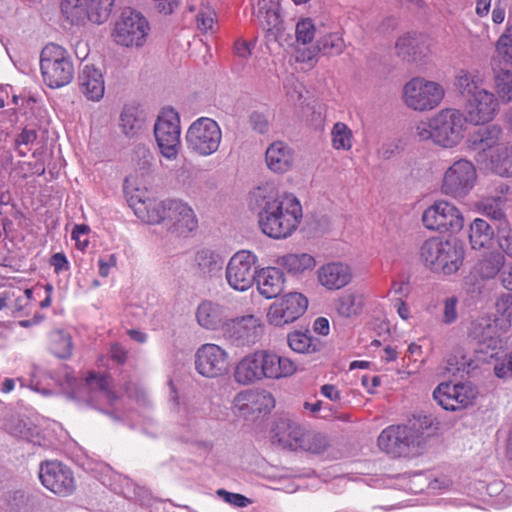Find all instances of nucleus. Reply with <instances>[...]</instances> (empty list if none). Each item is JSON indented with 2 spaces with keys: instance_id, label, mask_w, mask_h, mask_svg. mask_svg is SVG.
<instances>
[{
  "instance_id": "1",
  "label": "nucleus",
  "mask_w": 512,
  "mask_h": 512,
  "mask_svg": "<svg viewBox=\"0 0 512 512\" xmlns=\"http://www.w3.org/2000/svg\"><path fill=\"white\" fill-rule=\"evenodd\" d=\"M250 202L259 210L262 232L271 238H286L301 221L302 207L298 199L291 194H281L269 185L257 187L251 193Z\"/></svg>"
},
{
  "instance_id": "2",
  "label": "nucleus",
  "mask_w": 512,
  "mask_h": 512,
  "mask_svg": "<svg viewBox=\"0 0 512 512\" xmlns=\"http://www.w3.org/2000/svg\"><path fill=\"white\" fill-rule=\"evenodd\" d=\"M420 258L431 271L451 275L462 266L464 250L455 242L431 237L421 245Z\"/></svg>"
},
{
  "instance_id": "3",
  "label": "nucleus",
  "mask_w": 512,
  "mask_h": 512,
  "mask_svg": "<svg viewBox=\"0 0 512 512\" xmlns=\"http://www.w3.org/2000/svg\"><path fill=\"white\" fill-rule=\"evenodd\" d=\"M424 442V432L416 423L390 425L378 437L379 448L393 457L417 455Z\"/></svg>"
},
{
  "instance_id": "4",
  "label": "nucleus",
  "mask_w": 512,
  "mask_h": 512,
  "mask_svg": "<svg viewBox=\"0 0 512 512\" xmlns=\"http://www.w3.org/2000/svg\"><path fill=\"white\" fill-rule=\"evenodd\" d=\"M40 67L43 80L51 88L69 84L74 78V65L62 46L47 44L41 51Z\"/></svg>"
},
{
  "instance_id": "5",
  "label": "nucleus",
  "mask_w": 512,
  "mask_h": 512,
  "mask_svg": "<svg viewBox=\"0 0 512 512\" xmlns=\"http://www.w3.org/2000/svg\"><path fill=\"white\" fill-rule=\"evenodd\" d=\"M115 0H61L60 8L63 20L71 26L81 27L91 22H105Z\"/></svg>"
},
{
  "instance_id": "6",
  "label": "nucleus",
  "mask_w": 512,
  "mask_h": 512,
  "mask_svg": "<svg viewBox=\"0 0 512 512\" xmlns=\"http://www.w3.org/2000/svg\"><path fill=\"white\" fill-rule=\"evenodd\" d=\"M445 90L437 82L415 77L403 87L402 99L407 107L415 111H430L440 105Z\"/></svg>"
},
{
  "instance_id": "7",
  "label": "nucleus",
  "mask_w": 512,
  "mask_h": 512,
  "mask_svg": "<svg viewBox=\"0 0 512 512\" xmlns=\"http://www.w3.org/2000/svg\"><path fill=\"white\" fill-rule=\"evenodd\" d=\"M185 140L187 148L191 152L206 157L218 150L222 140V131L215 120L200 117L189 126Z\"/></svg>"
},
{
  "instance_id": "8",
  "label": "nucleus",
  "mask_w": 512,
  "mask_h": 512,
  "mask_svg": "<svg viewBox=\"0 0 512 512\" xmlns=\"http://www.w3.org/2000/svg\"><path fill=\"white\" fill-rule=\"evenodd\" d=\"M506 257L500 250H491L481 253L469 274L464 278V286L470 294H481L485 283L495 279L501 272Z\"/></svg>"
},
{
  "instance_id": "9",
  "label": "nucleus",
  "mask_w": 512,
  "mask_h": 512,
  "mask_svg": "<svg viewBox=\"0 0 512 512\" xmlns=\"http://www.w3.org/2000/svg\"><path fill=\"white\" fill-rule=\"evenodd\" d=\"M294 42L291 45L295 50V58L298 62H310L319 52L327 55L340 54L345 42L342 34H322L313 44L314 34H294Z\"/></svg>"
},
{
  "instance_id": "10",
  "label": "nucleus",
  "mask_w": 512,
  "mask_h": 512,
  "mask_svg": "<svg viewBox=\"0 0 512 512\" xmlns=\"http://www.w3.org/2000/svg\"><path fill=\"white\" fill-rule=\"evenodd\" d=\"M180 118L173 109L164 110L154 125V135L161 154L170 160L177 158L180 142Z\"/></svg>"
},
{
  "instance_id": "11",
  "label": "nucleus",
  "mask_w": 512,
  "mask_h": 512,
  "mask_svg": "<svg viewBox=\"0 0 512 512\" xmlns=\"http://www.w3.org/2000/svg\"><path fill=\"white\" fill-rule=\"evenodd\" d=\"M476 179L477 172L473 163L459 159L445 171L441 191L456 199L464 198L474 187Z\"/></svg>"
},
{
  "instance_id": "12",
  "label": "nucleus",
  "mask_w": 512,
  "mask_h": 512,
  "mask_svg": "<svg viewBox=\"0 0 512 512\" xmlns=\"http://www.w3.org/2000/svg\"><path fill=\"white\" fill-rule=\"evenodd\" d=\"M423 225L429 230L457 233L464 226L460 210L453 204L441 200L429 206L422 215Z\"/></svg>"
},
{
  "instance_id": "13",
  "label": "nucleus",
  "mask_w": 512,
  "mask_h": 512,
  "mask_svg": "<svg viewBox=\"0 0 512 512\" xmlns=\"http://www.w3.org/2000/svg\"><path fill=\"white\" fill-rule=\"evenodd\" d=\"M503 320L495 316L484 315L473 319L467 328L468 339L475 343L481 352L494 351L501 345L504 329Z\"/></svg>"
},
{
  "instance_id": "14",
  "label": "nucleus",
  "mask_w": 512,
  "mask_h": 512,
  "mask_svg": "<svg viewBox=\"0 0 512 512\" xmlns=\"http://www.w3.org/2000/svg\"><path fill=\"white\" fill-rule=\"evenodd\" d=\"M466 120L457 109L441 110L434 116L435 143L443 147L457 145L463 137Z\"/></svg>"
},
{
  "instance_id": "15",
  "label": "nucleus",
  "mask_w": 512,
  "mask_h": 512,
  "mask_svg": "<svg viewBox=\"0 0 512 512\" xmlns=\"http://www.w3.org/2000/svg\"><path fill=\"white\" fill-rule=\"evenodd\" d=\"M257 257L252 252L241 250L236 252L226 267V280L234 290L249 289L256 278Z\"/></svg>"
},
{
  "instance_id": "16",
  "label": "nucleus",
  "mask_w": 512,
  "mask_h": 512,
  "mask_svg": "<svg viewBox=\"0 0 512 512\" xmlns=\"http://www.w3.org/2000/svg\"><path fill=\"white\" fill-rule=\"evenodd\" d=\"M39 478L45 488L58 496L66 497L76 490V481L72 470L58 461L41 463Z\"/></svg>"
},
{
  "instance_id": "17",
  "label": "nucleus",
  "mask_w": 512,
  "mask_h": 512,
  "mask_svg": "<svg viewBox=\"0 0 512 512\" xmlns=\"http://www.w3.org/2000/svg\"><path fill=\"white\" fill-rule=\"evenodd\" d=\"M308 307L307 298L301 293L290 292L271 304L267 320L271 325L282 327L296 321Z\"/></svg>"
},
{
  "instance_id": "18",
  "label": "nucleus",
  "mask_w": 512,
  "mask_h": 512,
  "mask_svg": "<svg viewBox=\"0 0 512 512\" xmlns=\"http://www.w3.org/2000/svg\"><path fill=\"white\" fill-rule=\"evenodd\" d=\"M195 369L207 378L220 376L228 369V354L216 344H203L195 353Z\"/></svg>"
},
{
  "instance_id": "19",
  "label": "nucleus",
  "mask_w": 512,
  "mask_h": 512,
  "mask_svg": "<svg viewBox=\"0 0 512 512\" xmlns=\"http://www.w3.org/2000/svg\"><path fill=\"white\" fill-rule=\"evenodd\" d=\"M262 334L261 321L253 315L231 320L224 326V336L236 346L255 344Z\"/></svg>"
},
{
  "instance_id": "20",
  "label": "nucleus",
  "mask_w": 512,
  "mask_h": 512,
  "mask_svg": "<svg viewBox=\"0 0 512 512\" xmlns=\"http://www.w3.org/2000/svg\"><path fill=\"white\" fill-rule=\"evenodd\" d=\"M476 396L475 390L467 384L441 383L433 392L435 401L445 410L457 411L467 407Z\"/></svg>"
},
{
  "instance_id": "21",
  "label": "nucleus",
  "mask_w": 512,
  "mask_h": 512,
  "mask_svg": "<svg viewBox=\"0 0 512 512\" xmlns=\"http://www.w3.org/2000/svg\"><path fill=\"white\" fill-rule=\"evenodd\" d=\"M167 205L164 226L168 231L178 236H186L196 229V216L187 204L178 200H167Z\"/></svg>"
},
{
  "instance_id": "22",
  "label": "nucleus",
  "mask_w": 512,
  "mask_h": 512,
  "mask_svg": "<svg viewBox=\"0 0 512 512\" xmlns=\"http://www.w3.org/2000/svg\"><path fill=\"white\" fill-rule=\"evenodd\" d=\"M467 118L476 125L491 121L498 110V101L495 95L483 89L465 100Z\"/></svg>"
},
{
  "instance_id": "23",
  "label": "nucleus",
  "mask_w": 512,
  "mask_h": 512,
  "mask_svg": "<svg viewBox=\"0 0 512 512\" xmlns=\"http://www.w3.org/2000/svg\"><path fill=\"white\" fill-rule=\"evenodd\" d=\"M258 370H260L261 379H279L293 375L296 370V364L287 357L278 356L275 353L260 350L255 352Z\"/></svg>"
},
{
  "instance_id": "24",
  "label": "nucleus",
  "mask_w": 512,
  "mask_h": 512,
  "mask_svg": "<svg viewBox=\"0 0 512 512\" xmlns=\"http://www.w3.org/2000/svg\"><path fill=\"white\" fill-rule=\"evenodd\" d=\"M79 397L89 403H95L100 398L113 401L117 398L111 388V377L107 374L90 372L84 384L79 388Z\"/></svg>"
},
{
  "instance_id": "25",
  "label": "nucleus",
  "mask_w": 512,
  "mask_h": 512,
  "mask_svg": "<svg viewBox=\"0 0 512 512\" xmlns=\"http://www.w3.org/2000/svg\"><path fill=\"white\" fill-rule=\"evenodd\" d=\"M319 283L328 290H338L348 285L352 280V270L342 262H331L322 265L317 270Z\"/></svg>"
},
{
  "instance_id": "26",
  "label": "nucleus",
  "mask_w": 512,
  "mask_h": 512,
  "mask_svg": "<svg viewBox=\"0 0 512 512\" xmlns=\"http://www.w3.org/2000/svg\"><path fill=\"white\" fill-rule=\"evenodd\" d=\"M234 405L244 415L267 412L274 407V398L268 392H255L247 390L238 393L234 398Z\"/></svg>"
},
{
  "instance_id": "27",
  "label": "nucleus",
  "mask_w": 512,
  "mask_h": 512,
  "mask_svg": "<svg viewBox=\"0 0 512 512\" xmlns=\"http://www.w3.org/2000/svg\"><path fill=\"white\" fill-rule=\"evenodd\" d=\"M265 161L267 167L274 173H286L294 163L293 149L283 141H275L266 149Z\"/></svg>"
},
{
  "instance_id": "28",
  "label": "nucleus",
  "mask_w": 512,
  "mask_h": 512,
  "mask_svg": "<svg viewBox=\"0 0 512 512\" xmlns=\"http://www.w3.org/2000/svg\"><path fill=\"white\" fill-rule=\"evenodd\" d=\"M502 135L503 131L499 125L481 126L469 136V148L481 157L484 152L500 143Z\"/></svg>"
},
{
  "instance_id": "29",
  "label": "nucleus",
  "mask_w": 512,
  "mask_h": 512,
  "mask_svg": "<svg viewBox=\"0 0 512 512\" xmlns=\"http://www.w3.org/2000/svg\"><path fill=\"white\" fill-rule=\"evenodd\" d=\"M78 81L80 92L88 100L99 101L103 98L105 92L103 75L93 65L84 66L79 74Z\"/></svg>"
},
{
  "instance_id": "30",
  "label": "nucleus",
  "mask_w": 512,
  "mask_h": 512,
  "mask_svg": "<svg viewBox=\"0 0 512 512\" xmlns=\"http://www.w3.org/2000/svg\"><path fill=\"white\" fill-rule=\"evenodd\" d=\"M255 281L259 293L267 299L275 298L281 294L284 289V273L275 267L261 269L257 274Z\"/></svg>"
},
{
  "instance_id": "31",
  "label": "nucleus",
  "mask_w": 512,
  "mask_h": 512,
  "mask_svg": "<svg viewBox=\"0 0 512 512\" xmlns=\"http://www.w3.org/2000/svg\"><path fill=\"white\" fill-rule=\"evenodd\" d=\"M304 431L297 423L290 420H280L274 430V441H277L282 447L293 450L301 449Z\"/></svg>"
},
{
  "instance_id": "32",
  "label": "nucleus",
  "mask_w": 512,
  "mask_h": 512,
  "mask_svg": "<svg viewBox=\"0 0 512 512\" xmlns=\"http://www.w3.org/2000/svg\"><path fill=\"white\" fill-rule=\"evenodd\" d=\"M484 77L477 69H460L454 80V86L466 100L483 90Z\"/></svg>"
},
{
  "instance_id": "33",
  "label": "nucleus",
  "mask_w": 512,
  "mask_h": 512,
  "mask_svg": "<svg viewBox=\"0 0 512 512\" xmlns=\"http://www.w3.org/2000/svg\"><path fill=\"white\" fill-rule=\"evenodd\" d=\"M115 32H147L151 29L147 17L140 11L126 7L115 20Z\"/></svg>"
},
{
  "instance_id": "34",
  "label": "nucleus",
  "mask_w": 512,
  "mask_h": 512,
  "mask_svg": "<svg viewBox=\"0 0 512 512\" xmlns=\"http://www.w3.org/2000/svg\"><path fill=\"white\" fill-rule=\"evenodd\" d=\"M397 55L407 62H416L426 56L428 47L416 34H404L395 44Z\"/></svg>"
},
{
  "instance_id": "35",
  "label": "nucleus",
  "mask_w": 512,
  "mask_h": 512,
  "mask_svg": "<svg viewBox=\"0 0 512 512\" xmlns=\"http://www.w3.org/2000/svg\"><path fill=\"white\" fill-rule=\"evenodd\" d=\"M196 318L201 327L216 330L224 324L226 316L220 304L205 300L198 306Z\"/></svg>"
},
{
  "instance_id": "36",
  "label": "nucleus",
  "mask_w": 512,
  "mask_h": 512,
  "mask_svg": "<svg viewBox=\"0 0 512 512\" xmlns=\"http://www.w3.org/2000/svg\"><path fill=\"white\" fill-rule=\"evenodd\" d=\"M167 200L165 201H139L135 207V214L144 222L148 224H159L165 221L167 212Z\"/></svg>"
},
{
  "instance_id": "37",
  "label": "nucleus",
  "mask_w": 512,
  "mask_h": 512,
  "mask_svg": "<svg viewBox=\"0 0 512 512\" xmlns=\"http://www.w3.org/2000/svg\"><path fill=\"white\" fill-rule=\"evenodd\" d=\"M258 367L255 353L244 357L235 367L234 380L241 385H249L262 380Z\"/></svg>"
},
{
  "instance_id": "38",
  "label": "nucleus",
  "mask_w": 512,
  "mask_h": 512,
  "mask_svg": "<svg viewBox=\"0 0 512 512\" xmlns=\"http://www.w3.org/2000/svg\"><path fill=\"white\" fill-rule=\"evenodd\" d=\"M287 342L289 347L297 352L303 354H312L320 351L323 343L319 338H314L310 335L309 331L301 332L294 331L288 334Z\"/></svg>"
},
{
  "instance_id": "39",
  "label": "nucleus",
  "mask_w": 512,
  "mask_h": 512,
  "mask_svg": "<svg viewBox=\"0 0 512 512\" xmlns=\"http://www.w3.org/2000/svg\"><path fill=\"white\" fill-rule=\"evenodd\" d=\"M364 304L365 297L363 293L349 291L337 299L336 309L341 316L349 318L361 314Z\"/></svg>"
},
{
  "instance_id": "40",
  "label": "nucleus",
  "mask_w": 512,
  "mask_h": 512,
  "mask_svg": "<svg viewBox=\"0 0 512 512\" xmlns=\"http://www.w3.org/2000/svg\"><path fill=\"white\" fill-rule=\"evenodd\" d=\"M494 237V229L490 224L480 218L470 224L469 240L473 249H481L488 246Z\"/></svg>"
},
{
  "instance_id": "41",
  "label": "nucleus",
  "mask_w": 512,
  "mask_h": 512,
  "mask_svg": "<svg viewBox=\"0 0 512 512\" xmlns=\"http://www.w3.org/2000/svg\"><path fill=\"white\" fill-rule=\"evenodd\" d=\"M278 263L292 274H300L305 270H312L316 265L314 257L307 253L284 255Z\"/></svg>"
},
{
  "instance_id": "42",
  "label": "nucleus",
  "mask_w": 512,
  "mask_h": 512,
  "mask_svg": "<svg viewBox=\"0 0 512 512\" xmlns=\"http://www.w3.org/2000/svg\"><path fill=\"white\" fill-rule=\"evenodd\" d=\"M195 264L203 275L212 276L222 269L223 260L214 251L203 249L196 253Z\"/></svg>"
},
{
  "instance_id": "43",
  "label": "nucleus",
  "mask_w": 512,
  "mask_h": 512,
  "mask_svg": "<svg viewBox=\"0 0 512 512\" xmlns=\"http://www.w3.org/2000/svg\"><path fill=\"white\" fill-rule=\"evenodd\" d=\"M144 120L139 116L136 107H124L119 119V126L122 132L129 138L135 137L142 129Z\"/></svg>"
},
{
  "instance_id": "44",
  "label": "nucleus",
  "mask_w": 512,
  "mask_h": 512,
  "mask_svg": "<svg viewBox=\"0 0 512 512\" xmlns=\"http://www.w3.org/2000/svg\"><path fill=\"white\" fill-rule=\"evenodd\" d=\"M493 171L503 177H512V144L497 149L491 156Z\"/></svg>"
},
{
  "instance_id": "45",
  "label": "nucleus",
  "mask_w": 512,
  "mask_h": 512,
  "mask_svg": "<svg viewBox=\"0 0 512 512\" xmlns=\"http://www.w3.org/2000/svg\"><path fill=\"white\" fill-rule=\"evenodd\" d=\"M50 350L58 358H69L72 354L71 336L63 331H53L50 335Z\"/></svg>"
},
{
  "instance_id": "46",
  "label": "nucleus",
  "mask_w": 512,
  "mask_h": 512,
  "mask_svg": "<svg viewBox=\"0 0 512 512\" xmlns=\"http://www.w3.org/2000/svg\"><path fill=\"white\" fill-rule=\"evenodd\" d=\"M193 17L196 28L202 32L220 29L216 12L209 5L202 4Z\"/></svg>"
},
{
  "instance_id": "47",
  "label": "nucleus",
  "mask_w": 512,
  "mask_h": 512,
  "mask_svg": "<svg viewBox=\"0 0 512 512\" xmlns=\"http://www.w3.org/2000/svg\"><path fill=\"white\" fill-rule=\"evenodd\" d=\"M352 139V131L345 123L337 122L334 124L331 130V141L334 149L350 150L352 148Z\"/></svg>"
},
{
  "instance_id": "48",
  "label": "nucleus",
  "mask_w": 512,
  "mask_h": 512,
  "mask_svg": "<svg viewBox=\"0 0 512 512\" xmlns=\"http://www.w3.org/2000/svg\"><path fill=\"white\" fill-rule=\"evenodd\" d=\"M494 88L504 103L510 102L512 100V71L503 69L495 71Z\"/></svg>"
},
{
  "instance_id": "49",
  "label": "nucleus",
  "mask_w": 512,
  "mask_h": 512,
  "mask_svg": "<svg viewBox=\"0 0 512 512\" xmlns=\"http://www.w3.org/2000/svg\"><path fill=\"white\" fill-rule=\"evenodd\" d=\"M328 445L329 442L325 435L318 432L307 431L303 438L301 449L318 454L324 452Z\"/></svg>"
},
{
  "instance_id": "50",
  "label": "nucleus",
  "mask_w": 512,
  "mask_h": 512,
  "mask_svg": "<svg viewBox=\"0 0 512 512\" xmlns=\"http://www.w3.org/2000/svg\"><path fill=\"white\" fill-rule=\"evenodd\" d=\"M262 29L265 32H279L282 29L281 18H280V7L275 10L266 11L264 13L256 15Z\"/></svg>"
},
{
  "instance_id": "51",
  "label": "nucleus",
  "mask_w": 512,
  "mask_h": 512,
  "mask_svg": "<svg viewBox=\"0 0 512 512\" xmlns=\"http://www.w3.org/2000/svg\"><path fill=\"white\" fill-rule=\"evenodd\" d=\"M434 116L428 121H420L416 124L414 135L420 140H432L435 143Z\"/></svg>"
},
{
  "instance_id": "52",
  "label": "nucleus",
  "mask_w": 512,
  "mask_h": 512,
  "mask_svg": "<svg viewBox=\"0 0 512 512\" xmlns=\"http://www.w3.org/2000/svg\"><path fill=\"white\" fill-rule=\"evenodd\" d=\"M457 303L458 299L455 296L447 297L443 301V317L442 322L444 324H452L458 318L457 313Z\"/></svg>"
},
{
  "instance_id": "53",
  "label": "nucleus",
  "mask_w": 512,
  "mask_h": 512,
  "mask_svg": "<svg viewBox=\"0 0 512 512\" xmlns=\"http://www.w3.org/2000/svg\"><path fill=\"white\" fill-rule=\"evenodd\" d=\"M135 34H112L114 37V42L118 45H122L125 47H141L146 42L147 34H137V37H134Z\"/></svg>"
},
{
  "instance_id": "54",
  "label": "nucleus",
  "mask_w": 512,
  "mask_h": 512,
  "mask_svg": "<svg viewBox=\"0 0 512 512\" xmlns=\"http://www.w3.org/2000/svg\"><path fill=\"white\" fill-rule=\"evenodd\" d=\"M497 50L502 58L512 64V34H502L497 41Z\"/></svg>"
},
{
  "instance_id": "55",
  "label": "nucleus",
  "mask_w": 512,
  "mask_h": 512,
  "mask_svg": "<svg viewBox=\"0 0 512 512\" xmlns=\"http://www.w3.org/2000/svg\"><path fill=\"white\" fill-rule=\"evenodd\" d=\"M249 122L251 124V127L254 131L264 134L268 131L269 128V122L263 113L254 111L249 116Z\"/></svg>"
},
{
  "instance_id": "56",
  "label": "nucleus",
  "mask_w": 512,
  "mask_h": 512,
  "mask_svg": "<svg viewBox=\"0 0 512 512\" xmlns=\"http://www.w3.org/2000/svg\"><path fill=\"white\" fill-rule=\"evenodd\" d=\"M88 232L87 225H76L72 230V239L76 242V247L84 250L88 246Z\"/></svg>"
},
{
  "instance_id": "57",
  "label": "nucleus",
  "mask_w": 512,
  "mask_h": 512,
  "mask_svg": "<svg viewBox=\"0 0 512 512\" xmlns=\"http://www.w3.org/2000/svg\"><path fill=\"white\" fill-rule=\"evenodd\" d=\"M255 43L256 38L253 40L238 38L234 43V52L239 57L248 58L255 47Z\"/></svg>"
},
{
  "instance_id": "58",
  "label": "nucleus",
  "mask_w": 512,
  "mask_h": 512,
  "mask_svg": "<svg viewBox=\"0 0 512 512\" xmlns=\"http://www.w3.org/2000/svg\"><path fill=\"white\" fill-rule=\"evenodd\" d=\"M217 494L219 496L223 497V499L226 502H228L236 507H246L250 503V500L248 498H246L245 496H243L241 494H237V493H231L224 489H219L217 491Z\"/></svg>"
},
{
  "instance_id": "59",
  "label": "nucleus",
  "mask_w": 512,
  "mask_h": 512,
  "mask_svg": "<svg viewBox=\"0 0 512 512\" xmlns=\"http://www.w3.org/2000/svg\"><path fill=\"white\" fill-rule=\"evenodd\" d=\"M135 155L139 158L138 165L140 169L145 171L149 170L153 161V155L150 150L145 146H137L135 149Z\"/></svg>"
},
{
  "instance_id": "60",
  "label": "nucleus",
  "mask_w": 512,
  "mask_h": 512,
  "mask_svg": "<svg viewBox=\"0 0 512 512\" xmlns=\"http://www.w3.org/2000/svg\"><path fill=\"white\" fill-rule=\"evenodd\" d=\"M494 373L499 378L512 377V359L508 356L501 363L494 366Z\"/></svg>"
},
{
  "instance_id": "61",
  "label": "nucleus",
  "mask_w": 512,
  "mask_h": 512,
  "mask_svg": "<svg viewBox=\"0 0 512 512\" xmlns=\"http://www.w3.org/2000/svg\"><path fill=\"white\" fill-rule=\"evenodd\" d=\"M497 311L508 320L512 318V296H502L496 302Z\"/></svg>"
},
{
  "instance_id": "62",
  "label": "nucleus",
  "mask_w": 512,
  "mask_h": 512,
  "mask_svg": "<svg viewBox=\"0 0 512 512\" xmlns=\"http://www.w3.org/2000/svg\"><path fill=\"white\" fill-rule=\"evenodd\" d=\"M72 45L74 47L75 56L79 60H84L89 55L90 49L89 45L86 41L80 39L79 37H75L72 39Z\"/></svg>"
},
{
  "instance_id": "63",
  "label": "nucleus",
  "mask_w": 512,
  "mask_h": 512,
  "mask_svg": "<svg viewBox=\"0 0 512 512\" xmlns=\"http://www.w3.org/2000/svg\"><path fill=\"white\" fill-rule=\"evenodd\" d=\"M50 264L56 273L69 270V262L63 253L53 254L50 258Z\"/></svg>"
},
{
  "instance_id": "64",
  "label": "nucleus",
  "mask_w": 512,
  "mask_h": 512,
  "mask_svg": "<svg viewBox=\"0 0 512 512\" xmlns=\"http://www.w3.org/2000/svg\"><path fill=\"white\" fill-rule=\"evenodd\" d=\"M504 288L512 291V263L504 264L501 272L497 276Z\"/></svg>"
}]
</instances>
